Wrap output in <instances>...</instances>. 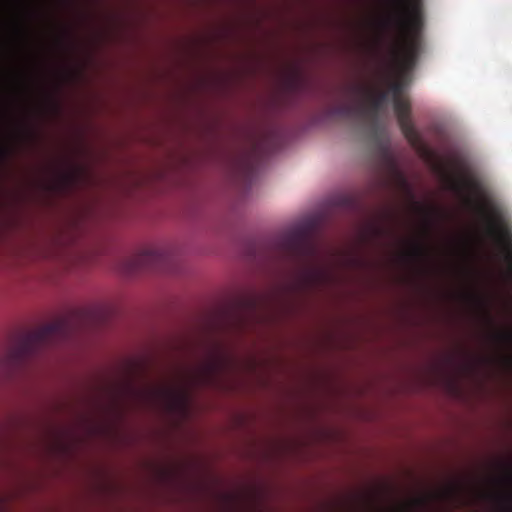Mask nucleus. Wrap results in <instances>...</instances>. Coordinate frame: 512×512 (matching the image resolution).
Listing matches in <instances>:
<instances>
[{"label":"nucleus","instance_id":"nucleus-4","mask_svg":"<svg viewBox=\"0 0 512 512\" xmlns=\"http://www.w3.org/2000/svg\"><path fill=\"white\" fill-rule=\"evenodd\" d=\"M395 28H423L422 0H393Z\"/></svg>","mask_w":512,"mask_h":512},{"label":"nucleus","instance_id":"nucleus-8","mask_svg":"<svg viewBox=\"0 0 512 512\" xmlns=\"http://www.w3.org/2000/svg\"><path fill=\"white\" fill-rule=\"evenodd\" d=\"M169 260V255L163 250L146 249L135 255L128 265L131 271L144 269L164 270Z\"/></svg>","mask_w":512,"mask_h":512},{"label":"nucleus","instance_id":"nucleus-14","mask_svg":"<svg viewBox=\"0 0 512 512\" xmlns=\"http://www.w3.org/2000/svg\"><path fill=\"white\" fill-rule=\"evenodd\" d=\"M389 90L392 93L393 100L398 97H404L402 95L404 91V84L401 81L392 82L389 86Z\"/></svg>","mask_w":512,"mask_h":512},{"label":"nucleus","instance_id":"nucleus-16","mask_svg":"<svg viewBox=\"0 0 512 512\" xmlns=\"http://www.w3.org/2000/svg\"><path fill=\"white\" fill-rule=\"evenodd\" d=\"M5 156H6V151H3L2 153H0V163L3 161Z\"/></svg>","mask_w":512,"mask_h":512},{"label":"nucleus","instance_id":"nucleus-2","mask_svg":"<svg viewBox=\"0 0 512 512\" xmlns=\"http://www.w3.org/2000/svg\"><path fill=\"white\" fill-rule=\"evenodd\" d=\"M70 333L71 325L65 319H58L35 330L25 332L13 349V357L16 361L23 362L36 355L42 348L65 340Z\"/></svg>","mask_w":512,"mask_h":512},{"label":"nucleus","instance_id":"nucleus-18","mask_svg":"<svg viewBox=\"0 0 512 512\" xmlns=\"http://www.w3.org/2000/svg\"><path fill=\"white\" fill-rule=\"evenodd\" d=\"M375 231H376V233H381L382 232L381 229H379V228H375Z\"/></svg>","mask_w":512,"mask_h":512},{"label":"nucleus","instance_id":"nucleus-11","mask_svg":"<svg viewBox=\"0 0 512 512\" xmlns=\"http://www.w3.org/2000/svg\"><path fill=\"white\" fill-rule=\"evenodd\" d=\"M505 481L512 483V466L506 468ZM484 496H492V494H484ZM498 502L499 512H512V492L507 490L500 494H493Z\"/></svg>","mask_w":512,"mask_h":512},{"label":"nucleus","instance_id":"nucleus-12","mask_svg":"<svg viewBox=\"0 0 512 512\" xmlns=\"http://www.w3.org/2000/svg\"><path fill=\"white\" fill-rule=\"evenodd\" d=\"M407 259L415 261L426 260L429 256V251L426 245L419 240L413 241L409 249L404 253Z\"/></svg>","mask_w":512,"mask_h":512},{"label":"nucleus","instance_id":"nucleus-15","mask_svg":"<svg viewBox=\"0 0 512 512\" xmlns=\"http://www.w3.org/2000/svg\"><path fill=\"white\" fill-rule=\"evenodd\" d=\"M403 187L407 190H409V185L407 183V180L405 179V177H403Z\"/></svg>","mask_w":512,"mask_h":512},{"label":"nucleus","instance_id":"nucleus-6","mask_svg":"<svg viewBox=\"0 0 512 512\" xmlns=\"http://www.w3.org/2000/svg\"><path fill=\"white\" fill-rule=\"evenodd\" d=\"M394 111L398 120L399 127L408 140V142L416 149L423 146L422 138L413 124L410 117V102L406 97H398L393 100Z\"/></svg>","mask_w":512,"mask_h":512},{"label":"nucleus","instance_id":"nucleus-13","mask_svg":"<svg viewBox=\"0 0 512 512\" xmlns=\"http://www.w3.org/2000/svg\"><path fill=\"white\" fill-rule=\"evenodd\" d=\"M453 188L457 191L466 190L475 192L478 189V183L469 178H463L462 180L453 181Z\"/></svg>","mask_w":512,"mask_h":512},{"label":"nucleus","instance_id":"nucleus-10","mask_svg":"<svg viewBox=\"0 0 512 512\" xmlns=\"http://www.w3.org/2000/svg\"><path fill=\"white\" fill-rule=\"evenodd\" d=\"M362 101L344 102L332 108V114L343 118L364 117Z\"/></svg>","mask_w":512,"mask_h":512},{"label":"nucleus","instance_id":"nucleus-5","mask_svg":"<svg viewBox=\"0 0 512 512\" xmlns=\"http://www.w3.org/2000/svg\"><path fill=\"white\" fill-rule=\"evenodd\" d=\"M226 365V359L217 353L211 354L195 371L188 373L189 385L210 386L216 382L218 374Z\"/></svg>","mask_w":512,"mask_h":512},{"label":"nucleus","instance_id":"nucleus-3","mask_svg":"<svg viewBox=\"0 0 512 512\" xmlns=\"http://www.w3.org/2000/svg\"><path fill=\"white\" fill-rule=\"evenodd\" d=\"M461 490L460 484L450 483L433 493L415 496L387 509L377 508V510L379 512H422L429 508L432 501H456Z\"/></svg>","mask_w":512,"mask_h":512},{"label":"nucleus","instance_id":"nucleus-7","mask_svg":"<svg viewBox=\"0 0 512 512\" xmlns=\"http://www.w3.org/2000/svg\"><path fill=\"white\" fill-rule=\"evenodd\" d=\"M350 93L355 97H365L366 103L362 102L364 106V116L376 118L384 104L388 99V92L382 90H371L361 85H353L349 87Z\"/></svg>","mask_w":512,"mask_h":512},{"label":"nucleus","instance_id":"nucleus-1","mask_svg":"<svg viewBox=\"0 0 512 512\" xmlns=\"http://www.w3.org/2000/svg\"><path fill=\"white\" fill-rule=\"evenodd\" d=\"M271 246L274 253L304 269L306 275L325 274L321 269L311 267L319 257L320 246L307 227H294L279 233Z\"/></svg>","mask_w":512,"mask_h":512},{"label":"nucleus","instance_id":"nucleus-19","mask_svg":"<svg viewBox=\"0 0 512 512\" xmlns=\"http://www.w3.org/2000/svg\"><path fill=\"white\" fill-rule=\"evenodd\" d=\"M496 335L503 336V335H506V334L505 333H497Z\"/></svg>","mask_w":512,"mask_h":512},{"label":"nucleus","instance_id":"nucleus-9","mask_svg":"<svg viewBox=\"0 0 512 512\" xmlns=\"http://www.w3.org/2000/svg\"><path fill=\"white\" fill-rule=\"evenodd\" d=\"M157 392L166 400L168 409L173 412L184 413L190 403V389L188 385L179 387H160Z\"/></svg>","mask_w":512,"mask_h":512},{"label":"nucleus","instance_id":"nucleus-17","mask_svg":"<svg viewBox=\"0 0 512 512\" xmlns=\"http://www.w3.org/2000/svg\"><path fill=\"white\" fill-rule=\"evenodd\" d=\"M64 178H65L66 181L70 180V176L69 175H65Z\"/></svg>","mask_w":512,"mask_h":512}]
</instances>
